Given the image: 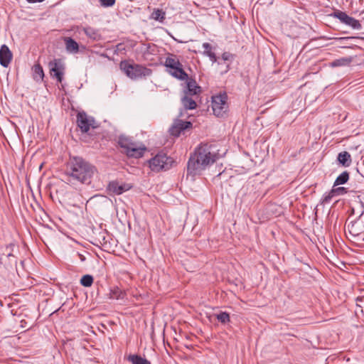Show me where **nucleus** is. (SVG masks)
Wrapping results in <instances>:
<instances>
[{
  "mask_svg": "<svg viewBox=\"0 0 364 364\" xmlns=\"http://www.w3.org/2000/svg\"><path fill=\"white\" fill-rule=\"evenodd\" d=\"M118 144L129 157L140 158L146 149L143 144L135 142L131 138L124 136L119 137Z\"/></svg>",
  "mask_w": 364,
  "mask_h": 364,
  "instance_id": "nucleus-3",
  "label": "nucleus"
},
{
  "mask_svg": "<svg viewBox=\"0 0 364 364\" xmlns=\"http://www.w3.org/2000/svg\"><path fill=\"white\" fill-rule=\"evenodd\" d=\"M13 58V55L9 47L4 44L0 48V65L7 68Z\"/></svg>",
  "mask_w": 364,
  "mask_h": 364,
  "instance_id": "nucleus-11",
  "label": "nucleus"
},
{
  "mask_svg": "<svg viewBox=\"0 0 364 364\" xmlns=\"http://www.w3.org/2000/svg\"><path fill=\"white\" fill-rule=\"evenodd\" d=\"M165 66L169 69L168 73L173 77L184 80L188 79V74L184 71L183 65L175 55H170L166 58Z\"/></svg>",
  "mask_w": 364,
  "mask_h": 364,
  "instance_id": "nucleus-5",
  "label": "nucleus"
},
{
  "mask_svg": "<svg viewBox=\"0 0 364 364\" xmlns=\"http://www.w3.org/2000/svg\"><path fill=\"white\" fill-rule=\"evenodd\" d=\"M333 16L339 19L341 23L346 24L350 16H348L346 12L337 11L333 14Z\"/></svg>",
  "mask_w": 364,
  "mask_h": 364,
  "instance_id": "nucleus-26",
  "label": "nucleus"
},
{
  "mask_svg": "<svg viewBox=\"0 0 364 364\" xmlns=\"http://www.w3.org/2000/svg\"><path fill=\"white\" fill-rule=\"evenodd\" d=\"M216 318L222 323H226L230 321V316L226 312H220L216 315Z\"/></svg>",
  "mask_w": 364,
  "mask_h": 364,
  "instance_id": "nucleus-28",
  "label": "nucleus"
},
{
  "mask_svg": "<svg viewBox=\"0 0 364 364\" xmlns=\"http://www.w3.org/2000/svg\"><path fill=\"white\" fill-rule=\"evenodd\" d=\"M97 172L95 166L79 156L70 158L67 164L66 174L70 182L76 181L89 185Z\"/></svg>",
  "mask_w": 364,
  "mask_h": 364,
  "instance_id": "nucleus-1",
  "label": "nucleus"
},
{
  "mask_svg": "<svg viewBox=\"0 0 364 364\" xmlns=\"http://www.w3.org/2000/svg\"><path fill=\"white\" fill-rule=\"evenodd\" d=\"M11 256H13V255L11 252H8L7 257H11Z\"/></svg>",
  "mask_w": 364,
  "mask_h": 364,
  "instance_id": "nucleus-37",
  "label": "nucleus"
},
{
  "mask_svg": "<svg viewBox=\"0 0 364 364\" xmlns=\"http://www.w3.org/2000/svg\"><path fill=\"white\" fill-rule=\"evenodd\" d=\"M83 31L87 36L93 40H98L100 38V35L99 34L98 31L92 27H85L83 28Z\"/></svg>",
  "mask_w": 364,
  "mask_h": 364,
  "instance_id": "nucleus-22",
  "label": "nucleus"
},
{
  "mask_svg": "<svg viewBox=\"0 0 364 364\" xmlns=\"http://www.w3.org/2000/svg\"><path fill=\"white\" fill-rule=\"evenodd\" d=\"M77 124L81 132H87L90 127H95V120L92 117H88L85 112H79L77 115Z\"/></svg>",
  "mask_w": 364,
  "mask_h": 364,
  "instance_id": "nucleus-9",
  "label": "nucleus"
},
{
  "mask_svg": "<svg viewBox=\"0 0 364 364\" xmlns=\"http://www.w3.org/2000/svg\"><path fill=\"white\" fill-rule=\"evenodd\" d=\"M33 79L36 81L43 80L44 73L42 66L40 64H36L33 68Z\"/></svg>",
  "mask_w": 364,
  "mask_h": 364,
  "instance_id": "nucleus-21",
  "label": "nucleus"
},
{
  "mask_svg": "<svg viewBox=\"0 0 364 364\" xmlns=\"http://www.w3.org/2000/svg\"><path fill=\"white\" fill-rule=\"evenodd\" d=\"M360 217L355 221H352L348 225V232L354 237L359 236L360 234L364 232V225L360 222Z\"/></svg>",
  "mask_w": 364,
  "mask_h": 364,
  "instance_id": "nucleus-12",
  "label": "nucleus"
},
{
  "mask_svg": "<svg viewBox=\"0 0 364 364\" xmlns=\"http://www.w3.org/2000/svg\"><path fill=\"white\" fill-rule=\"evenodd\" d=\"M335 187L336 186H333V188L331 189V193H333L335 196L343 195L347 193L346 189L344 187Z\"/></svg>",
  "mask_w": 364,
  "mask_h": 364,
  "instance_id": "nucleus-29",
  "label": "nucleus"
},
{
  "mask_svg": "<svg viewBox=\"0 0 364 364\" xmlns=\"http://www.w3.org/2000/svg\"><path fill=\"white\" fill-rule=\"evenodd\" d=\"M232 58H233L232 55L228 52H225L222 55V59L225 61L230 60Z\"/></svg>",
  "mask_w": 364,
  "mask_h": 364,
  "instance_id": "nucleus-33",
  "label": "nucleus"
},
{
  "mask_svg": "<svg viewBox=\"0 0 364 364\" xmlns=\"http://www.w3.org/2000/svg\"><path fill=\"white\" fill-rule=\"evenodd\" d=\"M131 186L128 184H119L117 181H111L109 183L107 189L110 193L116 195H120L122 193L129 190Z\"/></svg>",
  "mask_w": 364,
  "mask_h": 364,
  "instance_id": "nucleus-13",
  "label": "nucleus"
},
{
  "mask_svg": "<svg viewBox=\"0 0 364 364\" xmlns=\"http://www.w3.org/2000/svg\"><path fill=\"white\" fill-rule=\"evenodd\" d=\"M50 75L56 78L58 82H61L65 74V65L60 58L54 59L48 64Z\"/></svg>",
  "mask_w": 364,
  "mask_h": 364,
  "instance_id": "nucleus-8",
  "label": "nucleus"
},
{
  "mask_svg": "<svg viewBox=\"0 0 364 364\" xmlns=\"http://www.w3.org/2000/svg\"><path fill=\"white\" fill-rule=\"evenodd\" d=\"M12 247H13V245H9L6 246V250H8L9 249H11V248H12Z\"/></svg>",
  "mask_w": 364,
  "mask_h": 364,
  "instance_id": "nucleus-35",
  "label": "nucleus"
},
{
  "mask_svg": "<svg viewBox=\"0 0 364 364\" xmlns=\"http://www.w3.org/2000/svg\"><path fill=\"white\" fill-rule=\"evenodd\" d=\"M173 163V159L164 153H159L149 161L150 168L155 172L169 169Z\"/></svg>",
  "mask_w": 364,
  "mask_h": 364,
  "instance_id": "nucleus-6",
  "label": "nucleus"
},
{
  "mask_svg": "<svg viewBox=\"0 0 364 364\" xmlns=\"http://www.w3.org/2000/svg\"><path fill=\"white\" fill-rule=\"evenodd\" d=\"M203 55L208 56L213 63H215L217 61V57L215 53L212 51V49L210 50H204Z\"/></svg>",
  "mask_w": 364,
  "mask_h": 364,
  "instance_id": "nucleus-31",
  "label": "nucleus"
},
{
  "mask_svg": "<svg viewBox=\"0 0 364 364\" xmlns=\"http://www.w3.org/2000/svg\"><path fill=\"white\" fill-rule=\"evenodd\" d=\"M191 127L192 124L190 122H184L181 119H176L174 121L173 125L170 128L169 132L174 136H178L182 131L189 129Z\"/></svg>",
  "mask_w": 364,
  "mask_h": 364,
  "instance_id": "nucleus-10",
  "label": "nucleus"
},
{
  "mask_svg": "<svg viewBox=\"0 0 364 364\" xmlns=\"http://www.w3.org/2000/svg\"><path fill=\"white\" fill-rule=\"evenodd\" d=\"M349 179V173L346 171L341 173L334 181V186L346 183Z\"/></svg>",
  "mask_w": 364,
  "mask_h": 364,
  "instance_id": "nucleus-23",
  "label": "nucleus"
},
{
  "mask_svg": "<svg viewBox=\"0 0 364 364\" xmlns=\"http://www.w3.org/2000/svg\"><path fill=\"white\" fill-rule=\"evenodd\" d=\"M151 17L156 21L163 22L166 17V13L162 9H154L151 14Z\"/></svg>",
  "mask_w": 364,
  "mask_h": 364,
  "instance_id": "nucleus-24",
  "label": "nucleus"
},
{
  "mask_svg": "<svg viewBox=\"0 0 364 364\" xmlns=\"http://www.w3.org/2000/svg\"><path fill=\"white\" fill-rule=\"evenodd\" d=\"M337 161L343 167H349L352 164L351 155L346 151H341L337 156Z\"/></svg>",
  "mask_w": 364,
  "mask_h": 364,
  "instance_id": "nucleus-15",
  "label": "nucleus"
},
{
  "mask_svg": "<svg viewBox=\"0 0 364 364\" xmlns=\"http://www.w3.org/2000/svg\"><path fill=\"white\" fill-rule=\"evenodd\" d=\"M353 58L351 56L341 58L331 62L330 66L332 68L348 66L353 62Z\"/></svg>",
  "mask_w": 364,
  "mask_h": 364,
  "instance_id": "nucleus-17",
  "label": "nucleus"
},
{
  "mask_svg": "<svg viewBox=\"0 0 364 364\" xmlns=\"http://www.w3.org/2000/svg\"><path fill=\"white\" fill-rule=\"evenodd\" d=\"M65 43V48L68 53H77L79 51L78 43L70 37H66L64 39Z\"/></svg>",
  "mask_w": 364,
  "mask_h": 364,
  "instance_id": "nucleus-16",
  "label": "nucleus"
},
{
  "mask_svg": "<svg viewBox=\"0 0 364 364\" xmlns=\"http://www.w3.org/2000/svg\"><path fill=\"white\" fill-rule=\"evenodd\" d=\"M125 293L117 287H114L109 291L108 297L110 299H124Z\"/></svg>",
  "mask_w": 364,
  "mask_h": 364,
  "instance_id": "nucleus-19",
  "label": "nucleus"
},
{
  "mask_svg": "<svg viewBox=\"0 0 364 364\" xmlns=\"http://www.w3.org/2000/svg\"><path fill=\"white\" fill-rule=\"evenodd\" d=\"M218 158V154L213 146L208 144H200L196 149L194 156H191L188 160V173L196 175L215 162Z\"/></svg>",
  "mask_w": 364,
  "mask_h": 364,
  "instance_id": "nucleus-2",
  "label": "nucleus"
},
{
  "mask_svg": "<svg viewBox=\"0 0 364 364\" xmlns=\"http://www.w3.org/2000/svg\"><path fill=\"white\" fill-rule=\"evenodd\" d=\"M99 1L103 7H110L115 4V0H99Z\"/></svg>",
  "mask_w": 364,
  "mask_h": 364,
  "instance_id": "nucleus-32",
  "label": "nucleus"
},
{
  "mask_svg": "<svg viewBox=\"0 0 364 364\" xmlns=\"http://www.w3.org/2000/svg\"><path fill=\"white\" fill-rule=\"evenodd\" d=\"M80 255V259H81L82 261H84V260H85V257H84L83 255Z\"/></svg>",
  "mask_w": 364,
  "mask_h": 364,
  "instance_id": "nucleus-36",
  "label": "nucleus"
},
{
  "mask_svg": "<svg viewBox=\"0 0 364 364\" xmlns=\"http://www.w3.org/2000/svg\"><path fill=\"white\" fill-rule=\"evenodd\" d=\"M193 96L184 95L181 99V102L186 109H194L197 105Z\"/></svg>",
  "mask_w": 364,
  "mask_h": 364,
  "instance_id": "nucleus-18",
  "label": "nucleus"
},
{
  "mask_svg": "<svg viewBox=\"0 0 364 364\" xmlns=\"http://www.w3.org/2000/svg\"><path fill=\"white\" fill-rule=\"evenodd\" d=\"M334 194L333 193H331V190L328 192V193H326L322 198H321V203H323V204H326V203H328L331 202V200H332V198L334 197Z\"/></svg>",
  "mask_w": 364,
  "mask_h": 364,
  "instance_id": "nucleus-30",
  "label": "nucleus"
},
{
  "mask_svg": "<svg viewBox=\"0 0 364 364\" xmlns=\"http://www.w3.org/2000/svg\"><path fill=\"white\" fill-rule=\"evenodd\" d=\"M201 92V87L198 86L194 80H189L187 82V87L184 90V95L196 97Z\"/></svg>",
  "mask_w": 364,
  "mask_h": 364,
  "instance_id": "nucleus-14",
  "label": "nucleus"
},
{
  "mask_svg": "<svg viewBox=\"0 0 364 364\" xmlns=\"http://www.w3.org/2000/svg\"><path fill=\"white\" fill-rule=\"evenodd\" d=\"M127 360L132 364H151L148 360L136 354L129 355Z\"/></svg>",
  "mask_w": 364,
  "mask_h": 364,
  "instance_id": "nucleus-20",
  "label": "nucleus"
},
{
  "mask_svg": "<svg viewBox=\"0 0 364 364\" xmlns=\"http://www.w3.org/2000/svg\"><path fill=\"white\" fill-rule=\"evenodd\" d=\"M203 48H204V50H210L212 49V46L209 43H203Z\"/></svg>",
  "mask_w": 364,
  "mask_h": 364,
  "instance_id": "nucleus-34",
  "label": "nucleus"
},
{
  "mask_svg": "<svg viewBox=\"0 0 364 364\" xmlns=\"http://www.w3.org/2000/svg\"><path fill=\"white\" fill-rule=\"evenodd\" d=\"M346 25H348V26H350L352 28L357 29V30L360 29L362 27L360 21L351 16L348 17V18L346 23Z\"/></svg>",
  "mask_w": 364,
  "mask_h": 364,
  "instance_id": "nucleus-25",
  "label": "nucleus"
},
{
  "mask_svg": "<svg viewBox=\"0 0 364 364\" xmlns=\"http://www.w3.org/2000/svg\"><path fill=\"white\" fill-rule=\"evenodd\" d=\"M119 68L132 80L144 77L151 74L149 68L139 64L129 63L127 60L121 61Z\"/></svg>",
  "mask_w": 364,
  "mask_h": 364,
  "instance_id": "nucleus-4",
  "label": "nucleus"
},
{
  "mask_svg": "<svg viewBox=\"0 0 364 364\" xmlns=\"http://www.w3.org/2000/svg\"><path fill=\"white\" fill-rule=\"evenodd\" d=\"M361 300H362V298H360V297L357 298V301H361Z\"/></svg>",
  "mask_w": 364,
  "mask_h": 364,
  "instance_id": "nucleus-38",
  "label": "nucleus"
},
{
  "mask_svg": "<svg viewBox=\"0 0 364 364\" xmlns=\"http://www.w3.org/2000/svg\"><path fill=\"white\" fill-rule=\"evenodd\" d=\"M93 283V277L92 275L85 274L82 277L80 284L85 287H90Z\"/></svg>",
  "mask_w": 364,
  "mask_h": 364,
  "instance_id": "nucleus-27",
  "label": "nucleus"
},
{
  "mask_svg": "<svg viewBox=\"0 0 364 364\" xmlns=\"http://www.w3.org/2000/svg\"><path fill=\"white\" fill-rule=\"evenodd\" d=\"M228 96L226 93L220 94L212 97V109L217 117H223L228 111Z\"/></svg>",
  "mask_w": 364,
  "mask_h": 364,
  "instance_id": "nucleus-7",
  "label": "nucleus"
}]
</instances>
